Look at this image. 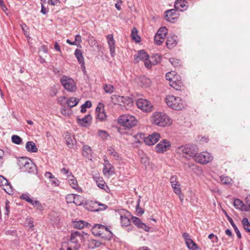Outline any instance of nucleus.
I'll use <instances>...</instances> for the list:
<instances>
[{"label":"nucleus","mask_w":250,"mask_h":250,"mask_svg":"<svg viewBox=\"0 0 250 250\" xmlns=\"http://www.w3.org/2000/svg\"><path fill=\"white\" fill-rule=\"evenodd\" d=\"M60 82L64 89L67 91L71 92L76 91L77 89L76 83L71 78L66 76H63L61 78Z\"/></svg>","instance_id":"5"},{"label":"nucleus","mask_w":250,"mask_h":250,"mask_svg":"<svg viewBox=\"0 0 250 250\" xmlns=\"http://www.w3.org/2000/svg\"><path fill=\"white\" fill-rule=\"evenodd\" d=\"M96 120L100 122H104L106 120L107 116L104 109V105L100 103L96 108Z\"/></svg>","instance_id":"11"},{"label":"nucleus","mask_w":250,"mask_h":250,"mask_svg":"<svg viewBox=\"0 0 250 250\" xmlns=\"http://www.w3.org/2000/svg\"><path fill=\"white\" fill-rule=\"evenodd\" d=\"M208 238L212 240L213 243H217L218 240V237L215 235L213 233H210L208 235Z\"/></svg>","instance_id":"58"},{"label":"nucleus","mask_w":250,"mask_h":250,"mask_svg":"<svg viewBox=\"0 0 250 250\" xmlns=\"http://www.w3.org/2000/svg\"><path fill=\"white\" fill-rule=\"evenodd\" d=\"M92 151L91 147L87 145H84L83 148V155L88 159H91Z\"/></svg>","instance_id":"23"},{"label":"nucleus","mask_w":250,"mask_h":250,"mask_svg":"<svg viewBox=\"0 0 250 250\" xmlns=\"http://www.w3.org/2000/svg\"><path fill=\"white\" fill-rule=\"evenodd\" d=\"M186 244L189 249L196 250L198 248L197 245L195 243L191 238L188 240V241L186 242Z\"/></svg>","instance_id":"33"},{"label":"nucleus","mask_w":250,"mask_h":250,"mask_svg":"<svg viewBox=\"0 0 250 250\" xmlns=\"http://www.w3.org/2000/svg\"><path fill=\"white\" fill-rule=\"evenodd\" d=\"M93 178L99 188L104 190H105V188H108L102 177L100 176H94Z\"/></svg>","instance_id":"22"},{"label":"nucleus","mask_w":250,"mask_h":250,"mask_svg":"<svg viewBox=\"0 0 250 250\" xmlns=\"http://www.w3.org/2000/svg\"><path fill=\"white\" fill-rule=\"evenodd\" d=\"M173 189L174 192L177 195H180L181 193V190L180 188V184H176L173 186H171Z\"/></svg>","instance_id":"55"},{"label":"nucleus","mask_w":250,"mask_h":250,"mask_svg":"<svg viewBox=\"0 0 250 250\" xmlns=\"http://www.w3.org/2000/svg\"><path fill=\"white\" fill-rule=\"evenodd\" d=\"M61 172L63 174L66 175L68 177H71L72 175V173L69 171L68 169L65 168H63L61 169Z\"/></svg>","instance_id":"64"},{"label":"nucleus","mask_w":250,"mask_h":250,"mask_svg":"<svg viewBox=\"0 0 250 250\" xmlns=\"http://www.w3.org/2000/svg\"><path fill=\"white\" fill-rule=\"evenodd\" d=\"M25 148L30 152H37L38 150L35 144L32 141L27 142L25 145Z\"/></svg>","instance_id":"25"},{"label":"nucleus","mask_w":250,"mask_h":250,"mask_svg":"<svg viewBox=\"0 0 250 250\" xmlns=\"http://www.w3.org/2000/svg\"><path fill=\"white\" fill-rule=\"evenodd\" d=\"M131 37L132 40L135 41L136 42H140V37L138 35V31L137 29L134 27L131 31Z\"/></svg>","instance_id":"34"},{"label":"nucleus","mask_w":250,"mask_h":250,"mask_svg":"<svg viewBox=\"0 0 250 250\" xmlns=\"http://www.w3.org/2000/svg\"><path fill=\"white\" fill-rule=\"evenodd\" d=\"M81 38V36L79 34H77L75 36L74 42H76L77 43V44L76 45H77V46H80V44L82 42Z\"/></svg>","instance_id":"59"},{"label":"nucleus","mask_w":250,"mask_h":250,"mask_svg":"<svg viewBox=\"0 0 250 250\" xmlns=\"http://www.w3.org/2000/svg\"><path fill=\"white\" fill-rule=\"evenodd\" d=\"M111 99L114 104H125L126 103L125 101L127 100V97L113 95L111 97Z\"/></svg>","instance_id":"18"},{"label":"nucleus","mask_w":250,"mask_h":250,"mask_svg":"<svg viewBox=\"0 0 250 250\" xmlns=\"http://www.w3.org/2000/svg\"><path fill=\"white\" fill-rule=\"evenodd\" d=\"M188 167L197 174H200L202 172V169L194 164H188Z\"/></svg>","instance_id":"37"},{"label":"nucleus","mask_w":250,"mask_h":250,"mask_svg":"<svg viewBox=\"0 0 250 250\" xmlns=\"http://www.w3.org/2000/svg\"><path fill=\"white\" fill-rule=\"evenodd\" d=\"M136 136H140V137H142V136H143V139H144V141L145 143L147 145L149 146L153 145L156 143L158 141L160 137V134L156 132H154L152 134L149 135L147 137H145L144 134H143L137 135Z\"/></svg>","instance_id":"9"},{"label":"nucleus","mask_w":250,"mask_h":250,"mask_svg":"<svg viewBox=\"0 0 250 250\" xmlns=\"http://www.w3.org/2000/svg\"><path fill=\"white\" fill-rule=\"evenodd\" d=\"M135 58L138 59V61L146 62V61L149 60V56L144 50H142L138 51L137 56Z\"/></svg>","instance_id":"21"},{"label":"nucleus","mask_w":250,"mask_h":250,"mask_svg":"<svg viewBox=\"0 0 250 250\" xmlns=\"http://www.w3.org/2000/svg\"><path fill=\"white\" fill-rule=\"evenodd\" d=\"M88 223L82 220L78 221H74L73 222V226L74 228L78 229H82L85 226H87Z\"/></svg>","instance_id":"29"},{"label":"nucleus","mask_w":250,"mask_h":250,"mask_svg":"<svg viewBox=\"0 0 250 250\" xmlns=\"http://www.w3.org/2000/svg\"><path fill=\"white\" fill-rule=\"evenodd\" d=\"M107 43L110 52L112 56L115 54V41L112 34H109L106 36Z\"/></svg>","instance_id":"16"},{"label":"nucleus","mask_w":250,"mask_h":250,"mask_svg":"<svg viewBox=\"0 0 250 250\" xmlns=\"http://www.w3.org/2000/svg\"><path fill=\"white\" fill-rule=\"evenodd\" d=\"M234 207L239 209L241 210L246 211V205H244L242 201H241L240 199H236L234 201Z\"/></svg>","instance_id":"26"},{"label":"nucleus","mask_w":250,"mask_h":250,"mask_svg":"<svg viewBox=\"0 0 250 250\" xmlns=\"http://www.w3.org/2000/svg\"><path fill=\"white\" fill-rule=\"evenodd\" d=\"M178 150L179 153H182L189 156L193 157L194 158V156L196 155L197 152L198 147L194 145L187 144L179 147Z\"/></svg>","instance_id":"6"},{"label":"nucleus","mask_w":250,"mask_h":250,"mask_svg":"<svg viewBox=\"0 0 250 250\" xmlns=\"http://www.w3.org/2000/svg\"><path fill=\"white\" fill-rule=\"evenodd\" d=\"M93 204L95 205V206L97 205L98 207H99L98 208H96L94 210V211H99L101 210H103L107 208V206L106 205L99 203L98 202H95Z\"/></svg>","instance_id":"42"},{"label":"nucleus","mask_w":250,"mask_h":250,"mask_svg":"<svg viewBox=\"0 0 250 250\" xmlns=\"http://www.w3.org/2000/svg\"><path fill=\"white\" fill-rule=\"evenodd\" d=\"M188 7V2L185 0H177L174 3V7L177 10L183 11Z\"/></svg>","instance_id":"15"},{"label":"nucleus","mask_w":250,"mask_h":250,"mask_svg":"<svg viewBox=\"0 0 250 250\" xmlns=\"http://www.w3.org/2000/svg\"><path fill=\"white\" fill-rule=\"evenodd\" d=\"M136 105L138 108L145 112H149L153 110V106L150 102L144 99H140L137 101Z\"/></svg>","instance_id":"8"},{"label":"nucleus","mask_w":250,"mask_h":250,"mask_svg":"<svg viewBox=\"0 0 250 250\" xmlns=\"http://www.w3.org/2000/svg\"><path fill=\"white\" fill-rule=\"evenodd\" d=\"M151 121L154 125L163 127L170 125L172 123L168 116L161 112L154 113L151 117Z\"/></svg>","instance_id":"1"},{"label":"nucleus","mask_w":250,"mask_h":250,"mask_svg":"<svg viewBox=\"0 0 250 250\" xmlns=\"http://www.w3.org/2000/svg\"><path fill=\"white\" fill-rule=\"evenodd\" d=\"M137 121L133 116L126 114L120 116L118 123L121 125L127 128H131L137 124Z\"/></svg>","instance_id":"3"},{"label":"nucleus","mask_w":250,"mask_h":250,"mask_svg":"<svg viewBox=\"0 0 250 250\" xmlns=\"http://www.w3.org/2000/svg\"><path fill=\"white\" fill-rule=\"evenodd\" d=\"M246 211H250V197H247L246 199Z\"/></svg>","instance_id":"63"},{"label":"nucleus","mask_w":250,"mask_h":250,"mask_svg":"<svg viewBox=\"0 0 250 250\" xmlns=\"http://www.w3.org/2000/svg\"><path fill=\"white\" fill-rule=\"evenodd\" d=\"M194 160L200 164H205L211 162L213 159V157L207 151L202 152L199 154H197L194 156Z\"/></svg>","instance_id":"7"},{"label":"nucleus","mask_w":250,"mask_h":250,"mask_svg":"<svg viewBox=\"0 0 250 250\" xmlns=\"http://www.w3.org/2000/svg\"><path fill=\"white\" fill-rule=\"evenodd\" d=\"M149 62H165L164 58L159 54H152L150 57Z\"/></svg>","instance_id":"24"},{"label":"nucleus","mask_w":250,"mask_h":250,"mask_svg":"<svg viewBox=\"0 0 250 250\" xmlns=\"http://www.w3.org/2000/svg\"><path fill=\"white\" fill-rule=\"evenodd\" d=\"M28 160L26 157H21L18 159L17 164L21 170L23 168H25V166L28 162Z\"/></svg>","instance_id":"30"},{"label":"nucleus","mask_w":250,"mask_h":250,"mask_svg":"<svg viewBox=\"0 0 250 250\" xmlns=\"http://www.w3.org/2000/svg\"><path fill=\"white\" fill-rule=\"evenodd\" d=\"M136 211L138 215H142L144 211V210L139 207V203H138L137 206L136 207Z\"/></svg>","instance_id":"62"},{"label":"nucleus","mask_w":250,"mask_h":250,"mask_svg":"<svg viewBox=\"0 0 250 250\" xmlns=\"http://www.w3.org/2000/svg\"><path fill=\"white\" fill-rule=\"evenodd\" d=\"M138 228L143 229L146 231H149L150 230V227L146 225L143 222L140 224V225L139 226Z\"/></svg>","instance_id":"60"},{"label":"nucleus","mask_w":250,"mask_h":250,"mask_svg":"<svg viewBox=\"0 0 250 250\" xmlns=\"http://www.w3.org/2000/svg\"><path fill=\"white\" fill-rule=\"evenodd\" d=\"M92 117L90 114L86 115L82 119L78 118V123L82 126H87L89 125L91 122Z\"/></svg>","instance_id":"19"},{"label":"nucleus","mask_w":250,"mask_h":250,"mask_svg":"<svg viewBox=\"0 0 250 250\" xmlns=\"http://www.w3.org/2000/svg\"><path fill=\"white\" fill-rule=\"evenodd\" d=\"M83 232L76 231L72 232L69 240V244L75 246V249H79L81 246V243L83 242L84 237Z\"/></svg>","instance_id":"4"},{"label":"nucleus","mask_w":250,"mask_h":250,"mask_svg":"<svg viewBox=\"0 0 250 250\" xmlns=\"http://www.w3.org/2000/svg\"><path fill=\"white\" fill-rule=\"evenodd\" d=\"M71 177L72 178L69 179L68 180V183L70 186L74 189H76L78 191L80 188H79L77 181L75 178H74L73 175H71Z\"/></svg>","instance_id":"32"},{"label":"nucleus","mask_w":250,"mask_h":250,"mask_svg":"<svg viewBox=\"0 0 250 250\" xmlns=\"http://www.w3.org/2000/svg\"><path fill=\"white\" fill-rule=\"evenodd\" d=\"M75 194H69L66 196V201L68 203H74L75 202Z\"/></svg>","instance_id":"50"},{"label":"nucleus","mask_w":250,"mask_h":250,"mask_svg":"<svg viewBox=\"0 0 250 250\" xmlns=\"http://www.w3.org/2000/svg\"><path fill=\"white\" fill-rule=\"evenodd\" d=\"M169 84L172 87L177 90H181L184 86L182 82L180 81L176 82L175 80L171 81Z\"/></svg>","instance_id":"27"},{"label":"nucleus","mask_w":250,"mask_h":250,"mask_svg":"<svg viewBox=\"0 0 250 250\" xmlns=\"http://www.w3.org/2000/svg\"><path fill=\"white\" fill-rule=\"evenodd\" d=\"M164 40L165 39L163 37L160 36L159 35L157 34L154 37V41L156 44L157 45H160L164 41Z\"/></svg>","instance_id":"51"},{"label":"nucleus","mask_w":250,"mask_h":250,"mask_svg":"<svg viewBox=\"0 0 250 250\" xmlns=\"http://www.w3.org/2000/svg\"><path fill=\"white\" fill-rule=\"evenodd\" d=\"M173 189L174 192L177 195H180L181 193V190L180 188V184H176L173 186H171Z\"/></svg>","instance_id":"54"},{"label":"nucleus","mask_w":250,"mask_h":250,"mask_svg":"<svg viewBox=\"0 0 250 250\" xmlns=\"http://www.w3.org/2000/svg\"><path fill=\"white\" fill-rule=\"evenodd\" d=\"M0 183L2 186L6 187V188H4V190L8 194H13V191L12 190L11 185L8 181L1 175H0Z\"/></svg>","instance_id":"14"},{"label":"nucleus","mask_w":250,"mask_h":250,"mask_svg":"<svg viewBox=\"0 0 250 250\" xmlns=\"http://www.w3.org/2000/svg\"><path fill=\"white\" fill-rule=\"evenodd\" d=\"M167 105L171 108L179 110L185 108V104L180 97L167 95L165 99Z\"/></svg>","instance_id":"2"},{"label":"nucleus","mask_w":250,"mask_h":250,"mask_svg":"<svg viewBox=\"0 0 250 250\" xmlns=\"http://www.w3.org/2000/svg\"><path fill=\"white\" fill-rule=\"evenodd\" d=\"M104 165L103 173L105 176L109 177L114 173V167L107 160H104Z\"/></svg>","instance_id":"13"},{"label":"nucleus","mask_w":250,"mask_h":250,"mask_svg":"<svg viewBox=\"0 0 250 250\" xmlns=\"http://www.w3.org/2000/svg\"><path fill=\"white\" fill-rule=\"evenodd\" d=\"M30 204L33 205L34 207H36L37 209L40 210H42V206L40 201L38 200L34 201L33 199L32 202Z\"/></svg>","instance_id":"44"},{"label":"nucleus","mask_w":250,"mask_h":250,"mask_svg":"<svg viewBox=\"0 0 250 250\" xmlns=\"http://www.w3.org/2000/svg\"><path fill=\"white\" fill-rule=\"evenodd\" d=\"M75 195L76 197H75V202H74V203L77 206L82 205L83 202V197L77 194H75Z\"/></svg>","instance_id":"48"},{"label":"nucleus","mask_w":250,"mask_h":250,"mask_svg":"<svg viewBox=\"0 0 250 250\" xmlns=\"http://www.w3.org/2000/svg\"><path fill=\"white\" fill-rule=\"evenodd\" d=\"M104 89L107 93H112L114 90V88L112 85L105 84L104 85Z\"/></svg>","instance_id":"43"},{"label":"nucleus","mask_w":250,"mask_h":250,"mask_svg":"<svg viewBox=\"0 0 250 250\" xmlns=\"http://www.w3.org/2000/svg\"><path fill=\"white\" fill-rule=\"evenodd\" d=\"M102 244V243L96 240H91L90 242V245L92 248L99 247Z\"/></svg>","instance_id":"53"},{"label":"nucleus","mask_w":250,"mask_h":250,"mask_svg":"<svg viewBox=\"0 0 250 250\" xmlns=\"http://www.w3.org/2000/svg\"><path fill=\"white\" fill-rule=\"evenodd\" d=\"M20 198L21 199H22V200H25L26 201L28 202V203H30L31 202H32V199H31L30 197H29V195L28 193H24V194H22L21 196H20Z\"/></svg>","instance_id":"52"},{"label":"nucleus","mask_w":250,"mask_h":250,"mask_svg":"<svg viewBox=\"0 0 250 250\" xmlns=\"http://www.w3.org/2000/svg\"><path fill=\"white\" fill-rule=\"evenodd\" d=\"M12 141L13 143L17 145H19L22 141V139L17 135H14L11 138Z\"/></svg>","instance_id":"46"},{"label":"nucleus","mask_w":250,"mask_h":250,"mask_svg":"<svg viewBox=\"0 0 250 250\" xmlns=\"http://www.w3.org/2000/svg\"><path fill=\"white\" fill-rule=\"evenodd\" d=\"M167 34V29L165 27H161L157 31V34L163 37L164 39Z\"/></svg>","instance_id":"41"},{"label":"nucleus","mask_w":250,"mask_h":250,"mask_svg":"<svg viewBox=\"0 0 250 250\" xmlns=\"http://www.w3.org/2000/svg\"><path fill=\"white\" fill-rule=\"evenodd\" d=\"M170 146V142L167 140L164 139L156 146L155 150L158 153H163L168 150Z\"/></svg>","instance_id":"10"},{"label":"nucleus","mask_w":250,"mask_h":250,"mask_svg":"<svg viewBox=\"0 0 250 250\" xmlns=\"http://www.w3.org/2000/svg\"><path fill=\"white\" fill-rule=\"evenodd\" d=\"M220 180L223 184L227 185L230 183L231 179L228 176L222 175L220 177Z\"/></svg>","instance_id":"47"},{"label":"nucleus","mask_w":250,"mask_h":250,"mask_svg":"<svg viewBox=\"0 0 250 250\" xmlns=\"http://www.w3.org/2000/svg\"><path fill=\"white\" fill-rule=\"evenodd\" d=\"M131 220L132 222L138 227L140 225V224L142 222L139 218L136 217H132L131 218Z\"/></svg>","instance_id":"57"},{"label":"nucleus","mask_w":250,"mask_h":250,"mask_svg":"<svg viewBox=\"0 0 250 250\" xmlns=\"http://www.w3.org/2000/svg\"><path fill=\"white\" fill-rule=\"evenodd\" d=\"M66 144L69 148H73L76 143V139L73 136H71L68 132L65 134Z\"/></svg>","instance_id":"20"},{"label":"nucleus","mask_w":250,"mask_h":250,"mask_svg":"<svg viewBox=\"0 0 250 250\" xmlns=\"http://www.w3.org/2000/svg\"><path fill=\"white\" fill-rule=\"evenodd\" d=\"M80 100L75 97H70L66 101V104L69 107H73L78 104Z\"/></svg>","instance_id":"28"},{"label":"nucleus","mask_w":250,"mask_h":250,"mask_svg":"<svg viewBox=\"0 0 250 250\" xmlns=\"http://www.w3.org/2000/svg\"><path fill=\"white\" fill-rule=\"evenodd\" d=\"M108 153L112 156L115 159L118 160L120 158L119 155L113 148H109L107 150Z\"/></svg>","instance_id":"45"},{"label":"nucleus","mask_w":250,"mask_h":250,"mask_svg":"<svg viewBox=\"0 0 250 250\" xmlns=\"http://www.w3.org/2000/svg\"><path fill=\"white\" fill-rule=\"evenodd\" d=\"M228 220H229V223H230V224L231 225V226H232L237 237L239 238H241V233H240V231L239 230L237 226L234 224L232 219L231 218L228 217Z\"/></svg>","instance_id":"35"},{"label":"nucleus","mask_w":250,"mask_h":250,"mask_svg":"<svg viewBox=\"0 0 250 250\" xmlns=\"http://www.w3.org/2000/svg\"><path fill=\"white\" fill-rule=\"evenodd\" d=\"M242 223L244 229L247 232H250V223L249 222L248 219L246 218H244L242 221Z\"/></svg>","instance_id":"39"},{"label":"nucleus","mask_w":250,"mask_h":250,"mask_svg":"<svg viewBox=\"0 0 250 250\" xmlns=\"http://www.w3.org/2000/svg\"><path fill=\"white\" fill-rule=\"evenodd\" d=\"M75 55L79 62H83L84 58L83 56L82 51L81 50L78 49H76L75 51Z\"/></svg>","instance_id":"36"},{"label":"nucleus","mask_w":250,"mask_h":250,"mask_svg":"<svg viewBox=\"0 0 250 250\" xmlns=\"http://www.w3.org/2000/svg\"><path fill=\"white\" fill-rule=\"evenodd\" d=\"M173 13V10H167L166 12V19L167 21L172 22V20L174 19V18L172 17Z\"/></svg>","instance_id":"40"},{"label":"nucleus","mask_w":250,"mask_h":250,"mask_svg":"<svg viewBox=\"0 0 250 250\" xmlns=\"http://www.w3.org/2000/svg\"><path fill=\"white\" fill-rule=\"evenodd\" d=\"M177 43V37L175 35H173L167 37L166 45L167 48L171 49L175 47Z\"/></svg>","instance_id":"17"},{"label":"nucleus","mask_w":250,"mask_h":250,"mask_svg":"<svg viewBox=\"0 0 250 250\" xmlns=\"http://www.w3.org/2000/svg\"><path fill=\"white\" fill-rule=\"evenodd\" d=\"M170 182L171 186H173L178 184V182L177 181V177L176 176H172L170 179Z\"/></svg>","instance_id":"61"},{"label":"nucleus","mask_w":250,"mask_h":250,"mask_svg":"<svg viewBox=\"0 0 250 250\" xmlns=\"http://www.w3.org/2000/svg\"><path fill=\"white\" fill-rule=\"evenodd\" d=\"M121 223L122 226L126 227L130 225V220L125 216L121 215L120 216Z\"/></svg>","instance_id":"38"},{"label":"nucleus","mask_w":250,"mask_h":250,"mask_svg":"<svg viewBox=\"0 0 250 250\" xmlns=\"http://www.w3.org/2000/svg\"><path fill=\"white\" fill-rule=\"evenodd\" d=\"M105 231L111 234L107 227L101 224H95L92 228V232L95 235H101Z\"/></svg>","instance_id":"12"},{"label":"nucleus","mask_w":250,"mask_h":250,"mask_svg":"<svg viewBox=\"0 0 250 250\" xmlns=\"http://www.w3.org/2000/svg\"><path fill=\"white\" fill-rule=\"evenodd\" d=\"M98 135L103 139H106L109 136L107 132L103 130H99L98 132Z\"/></svg>","instance_id":"49"},{"label":"nucleus","mask_w":250,"mask_h":250,"mask_svg":"<svg viewBox=\"0 0 250 250\" xmlns=\"http://www.w3.org/2000/svg\"><path fill=\"white\" fill-rule=\"evenodd\" d=\"M34 168V165L30 159L28 160V162L25 166V168H23L22 171L30 173L33 171Z\"/></svg>","instance_id":"31"},{"label":"nucleus","mask_w":250,"mask_h":250,"mask_svg":"<svg viewBox=\"0 0 250 250\" xmlns=\"http://www.w3.org/2000/svg\"><path fill=\"white\" fill-rule=\"evenodd\" d=\"M50 182L52 185L55 186H58L60 184V182L58 179L53 176L51 179Z\"/></svg>","instance_id":"56"}]
</instances>
